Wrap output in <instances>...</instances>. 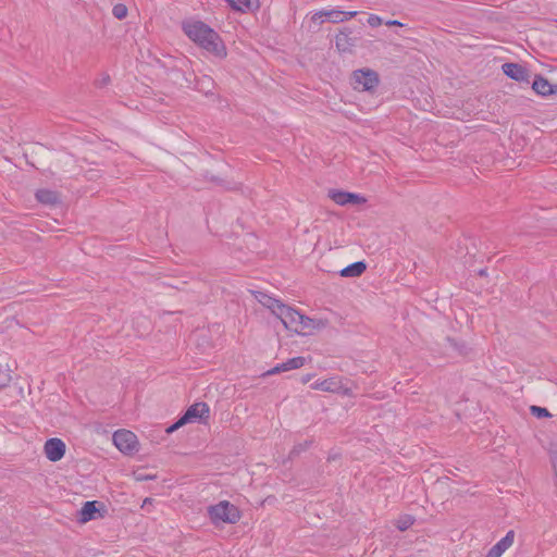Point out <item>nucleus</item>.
<instances>
[{"label": "nucleus", "instance_id": "nucleus-1", "mask_svg": "<svg viewBox=\"0 0 557 557\" xmlns=\"http://www.w3.org/2000/svg\"><path fill=\"white\" fill-rule=\"evenodd\" d=\"M184 35L198 48L223 60L227 57V48L222 37L207 23L198 18H187L182 22Z\"/></svg>", "mask_w": 557, "mask_h": 557}, {"label": "nucleus", "instance_id": "nucleus-2", "mask_svg": "<svg viewBox=\"0 0 557 557\" xmlns=\"http://www.w3.org/2000/svg\"><path fill=\"white\" fill-rule=\"evenodd\" d=\"M262 304L283 323L288 331L308 336L322 329L324 323L301 314L297 309L283 304L281 300L265 297Z\"/></svg>", "mask_w": 557, "mask_h": 557}, {"label": "nucleus", "instance_id": "nucleus-3", "mask_svg": "<svg viewBox=\"0 0 557 557\" xmlns=\"http://www.w3.org/2000/svg\"><path fill=\"white\" fill-rule=\"evenodd\" d=\"M207 515L210 522L215 528H222L226 524H237L243 518L239 507L225 499L208 506Z\"/></svg>", "mask_w": 557, "mask_h": 557}, {"label": "nucleus", "instance_id": "nucleus-4", "mask_svg": "<svg viewBox=\"0 0 557 557\" xmlns=\"http://www.w3.org/2000/svg\"><path fill=\"white\" fill-rule=\"evenodd\" d=\"M210 418V407L207 403L198 401L190 405L184 414L172 425H170L165 432L171 434L177 431L180 428L190 423H203L207 424Z\"/></svg>", "mask_w": 557, "mask_h": 557}, {"label": "nucleus", "instance_id": "nucleus-5", "mask_svg": "<svg viewBox=\"0 0 557 557\" xmlns=\"http://www.w3.org/2000/svg\"><path fill=\"white\" fill-rule=\"evenodd\" d=\"M351 86L355 90L368 92L370 95L375 94L381 78L376 71L363 67L359 70H355L351 75Z\"/></svg>", "mask_w": 557, "mask_h": 557}, {"label": "nucleus", "instance_id": "nucleus-6", "mask_svg": "<svg viewBox=\"0 0 557 557\" xmlns=\"http://www.w3.org/2000/svg\"><path fill=\"white\" fill-rule=\"evenodd\" d=\"M112 442L116 449L126 456H132L139 450L138 437L129 430H116L112 435Z\"/></svg>", "mask_w": 557, "mask_h": 557}, {"label": "nucleus", "instance_id": "nucleus-7", "mask_svg": "<svg viewBox=\"0 0 557 557\" xmlns=\"http://www.w3.org/2000/svg\"><path fill=\"white\" fill-rule=\"evenodd\" d=\"M108 512L107 506L99 500L85 502L77 512V521L86 524L91 520L102 519Z\"/></svg>", "mask_w": 557, "mask_h": 557}, {"label": "nucleus", "instance_id": "nucleus-8", "mask_svg": "<svg viewBox=\"0 0 557 557\" xmlns=\"http://www.w3.org/2000/svg\"><path fill=\"white\" fill-rule=\"evenodd\" d=\"M347 13L335 9L320 10L311 14L309 18L310 26L315 27L325 22L342 23L346 21Z\"/></svg>", "mask_w": 557, "mask_h": 557}, {"label": "nucleus", "instance_id": "nucleus-9", "mask_svg": "<svg viewBox=\"0 0 557 557\" xmlns=\"http://www.w3.org/2000/svg\"><path fill=\"white\" fill-rule=\"evenodd\" d=\"M44 455L51 462H58L65 456L66 444L59 437H52L44 444Z\"/></svg>", "mask_w": 557, "mask_h": 557}, {"label": "nucleus", "instance_id": "nucleus-10", "mask_svg": "<svg viewBox=\"0 0 557 557\" xmlns=\"http://www.w3.org/2000/svg\"><path fill=\"white\" fill-rule=\"evenodd\" d=\"M312 389L329 393H339L344 388L343 380L337 376L317 380L312 385Z\"/></svg>", "mask_w": 557, "mask_h": 557}, {"label": "nucleus", "instance_id": "nucleus-11", "mask_svg": "<svg viewBox=\"0 0 557 557\" xmlns=\"http://www.w3.org/2000/svg\"><path fill=\"white\" fill-rule=\"evenodd\" d=\"M513 542L515 532L510 530L500 541L491 547L485 557H502V555L512 546Z\"/></svg>", "mask_w": 557, "mask_h": 557}, {"label": "nucleus", "instance_id": "nucleus-12", "mask_svg": "<svg viewBox=\"0 0 557 557\" xmlns=\"http://www.w3.org/2000/svg\"><path fill=\"white\" fill-rule=\"evenodd\" d=\"M504 74L517 82H528L529 72L518 63H505L502 66Z\"/></svg>", "mask_w": 557, "mask_h": 557}, {"label": "nucleus", "instance_id": "nucleus-13", "mask_svg": "<svg viewBox=\"0 0 557 557\" xmlns=\"http://www.w3.org/2000/svg\"><path fill=\"white\" fill-rule=\"evenodd\" d=\"M306 362V359L304 357H294L288 359L286 362L280 363L275 366L274 368L267 371V375H274L281 372H286L290 370H296L301 368Z\"/></svg>", "mask_w": 557, "mask_h": 557}, {"label": "nucleus", "instance_id": "nucleus-14", "mask_svg": "<svg viewBox=\"0 0 557 557\" xmlns=\"http://www.w3.org/2000/svg\"><path fill=\"white\" fill-rule=\"evenodd\" d=\"M232 10L240 13L257 11L260 7V0H225Z\"/></svg>", "mask_w": 557, "mask_h": 557}, {"label": "nucleus", "instance_id": "nucleus-15", "mask_svg": "<svg viewBox=\"0 0 557 557\" xmlns=\"http://www.w3.org/2000/svg\"><path fill=\"white\" fill-rule=\"evenodd\" d=\"M532 89L541 96H549L557 92V86L552 85L543 76H536L532 83Z\"/></svg>", "mask_w": 557, "mask_h": 557}, {"label": "nucleus", "instance_id": "nucleus-16", "mask_svg": "<svg viewBox=\"0 0 557 557\" xmlns=\"http://www.w3.org/2000/svg\"><path fill=\"white\" fill-rule=\"evenodd\" d=\"M327 196L336 203L341 206H345L348 203V193L337 190V189H330L327 193Z\"/></svg>", "mask_w": 557, "mask_h": 557}, {"label": "nucleus", "instance_id": "nucleus-17", "mask_svg": "<svg viewBox=\"0 0 557 557\" xmlns=\"http://www.w3.org/2000/svg\"><path fill=\"white\" fill-rule=\"evenodd\" d=\"M335 46L338 52L344 53L348 50V34L341 32L335 38Z\"/></svg>", "mask_w": 557, "mask_h": 557}, {"label": "nucleus", "instance_id": "nucleus-18", "mask_svg": "<svg viewBox=\"0 0 557 557\" xmlns=\"http://www.w3.org/2000/svg\"><path fill=\"white\" fill-rule=\"evenodd\" d=\"M414 523V518L410 515L399 517L395 521V525L399 531L408 530Z\"/></svg>", "mask_w": 557, "mask_h": 557}, {"label": "nucleus", "instance_id": "nucleus-19", "mask_svg": "<svg viewBox=\"0 0 557 557\" xmlns=\"http://www.w3.org/2000/svg\"><path fill=\"white\" fill-rule=\"evenodd\" d=\"M37 199L44 203H53L57 201V195L50 190H39L36 194Z\"/></svg>", "mask_w": 557, "mask_h": 557}, {"label": "nucleus", "instance_id": "nucleus-20", "mask_svg": "<svg viewBox=\"0 0 557 557\" xmlns=\"http://www.w3.org/2000/svg\"><path fill=\"white\" fill-rule=\"evenodd\" d=\"M127 13H128V9L125 4L123 3H117L113 7L112 9V14L114 17H116L117 20H123L127 16Z\"/></svg>", "mask_w": 557, "mask_h": 557}, {"label": "nucleus", "instance_id": "nucleus-21", "mask_svg": "<svg viewBox=\"0 0 557 557\" xmlns=\"http://www.w3.org/2000/svg\"><path fill=\"white\" fill-rule=\"evenodd\" d=\"M367 270V264L363 261L350 263V277L360 276Z\"/></svg>", "mask_w": 557, "mask_h": 557}, {"label": "nucleus", "instance_id": "nucleus-22", "mask_svg": "<svg viewBox=\"0 0 557 557\" xmlns=\"http://www.w3.org/2000/svg\"><path fill=\"white\" fill-rule=\"evenodd\" d=\"M530 411L536 418H548V417H552L550 412L546 408H543V407L531 406L530 407Z\"/></svg>", "mask_w": 557, "mask_h": 557}, {"label": "nucleus", "instance_id": "nucleus-23", "mask_svg": "<svg viewBox=\"0 0 557 557\" xmlns=\"http://www.w3.org/2000/svg\"><path fill=\"white\" fill-rule=\"evenodd\" d=\"M366 202V197L350 193V205H363Z\"/></svg>", "mask_w": 557, "mask_h": 557}, {"label": "nucleus", "instance_id": "nucleus-24", "mask_svg": "<svg viewBox=\"0 0 557 557\" xmlns=\"http://www.w3.org/2000/svg\"><path fill=\"white\" fill-rule=\"evenodd\" d=\"M368 23L369 25H371L372 27H376V26H380L382 24V20L381 17H379L377 15H370L368 17Z\"/></svg>", "mask_w": 557, "mask_h": 557}, {"label": "nucleus", "instance_id": "nucleus-25", "mask_svg": "<svg viewBox=\"0 0 557 557\" xmlns=\"http://www.w3.org/2000/svg\"><path fill=\"white\" fill-rule=\"evenodd\" d=\"M339 274H341L342 276H345V277H346V276H348V267L343 268V269L339 271Z\"/></svg>", "mask_w": 557, "mask_h": 557}, {"label": "nucleus", "instance_id": "nucleus-26", "mask_svg": "<svg viewBox=\"0 0 557 557\" xmlns=\"http://www.w3.org/2000/svg\"><path fill=\"white\" fill-rule=\"evenodd\" d=\"M386 24H387V25H397V26H401V25H403V24H401L400 22H398V21H388Z\"/></svg>", "mask_w": 557, "mask_h": 557}, {"label": "nucleus", "instance_id": "nucleus-27", "mask_svg": "<svg viewBox=\"0 0 557 557\" xmlns=\"http://www.w3.org/2000/svg\"><path fill=\"white\" fill-rule=\"evenodd\" d=\"M311 377H312V376H311L310 374H307V375H305V376L302 377V380H301V381H302V383H308V382L311 380Z\"/></svg>", "mask_w": 557, "mask_h": 557}, {"label": "nucleus", "instance_id": "nucleus-28", "mask_svg": "<svg viewBox=\"0 0 557 557\" xmlns=\"http://www.w3.org/2000/svg\"><path fill=\"white\" fill-rule=\"evenodd\" d=\"M553 468H554L555 474L557 475V459L553 461Z\"/></svg>", "mask_w": 557, "mask_h": 557}, {"label": "nucleus", "instance_id": "nucleus-29", "mask_svg": "<svg viewBox=\"0 0 557 557\" xmlns=\"http://www.w3.org/2000/svg\"><path fill=\"white\" fill-rule=\"evenodd\" d=\"M356 14H357L356 12L350 11L349 12L350 18L354 17Z\"/></svg>", "mask_w": 557, "mask_h": 557}]
</instances>
